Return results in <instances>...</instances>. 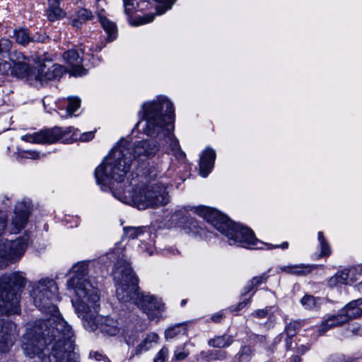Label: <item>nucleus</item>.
Listing matches in <instances>:
<instances>
[{
    "label": "nucleus",
    "instance_id": "052dcab7",
    "mask_svg": "<svg viewBox=\"0 0 362 362\" xmlns=\"http://www.w3.org/2000/svg\"><path fill=\"white\" fill-rule=\"evenodd\" d=\"M356 286L359 291L362 292V281L359 282Z\"/></svg>",
    "mask_w": 362,
    "mask_h": 362
},
{
    "label": "nucleus",
    "instance_id": "864d4df0",
    "mask_svg": "<svg viewBox=\"0 0 362 362\" xmlns=\"http://www.w3.org/2000/svg\"><path fill=\"white\" fill-rule=\"evenodd\" d=\"M91 357H93L96 361H101L104 358V356L98 352H94L90 354Z\"/></svg>",
    "mask_w": 362,
    "mask_h": 362
},
{
    "label": "nucleus",
    "instance_id": "bf43d9fd",
    "mask_svg": "<svg viewBox=\"0 0 362 362\" xmlns=\"http://www.w3.org/2000/svg\"><path fill=\"white\" fill-rule=\"evenodd\" d=\"M50 98L49 97H45L44 99H43V105H44V107L46 109V103H48L49 100H50Z\"/></svg>",
    "mask_w": 362,
    "mask_h": 362
},
{
    "label": "nucleus",
    "instance_id": "37998d69",
    "mask_svg": "<svg viewBox=\"0 0 362 362\" xmlns=\"http://www.w3.org/2000/svg\"><path fill=\"white\" fill-rule=\"evenodd\" d=\"M154 16V14H146L143 16L136 17L134 25H139L151 23L153 21Z\"/></svg>",
    "mask_w": 362,
    "mask_h": 362
},
{
    "label": "nucleus",
    "instance_id": "bb28decb",
    "mask_svg": "<svg viewBox=\"0 0 362 362\" xmlns=\"http://www.w3.org/2000/svg\"><path fill=\"white\" fill-rule=\"evenodd\" d=\"M9 36L15 38L16 42L23 46L27 45L30 42L34 40L30 36L28 30L25 28L15 29L13 30V35Z\"/></svg>",
    "mask_w": 362,
    "mask_h": 362
},
{
    "label": "nucleus",
    "instance_id": "7ed1b4c3",
    "mask_svg": "<svg viewBox=\"0 0 362 362\" xmlns=\"http://www.w3.org/2000/svg\"><path fill=\"white\" fill-rule=\"evenodd\" d=\"M139 114L145 121L143 132L158 139L146 141H154L158 148L162 146L168 154H173L177 160L184 162L186 156L173 134L175 110L173 103L165 96H159L144 103Z\"/></svg>",
    "mask_w": 362,
    "mask_h": 362
},
{
    "label": "nucleus",
    "instance_id": "a19ab883",
    "mask_svg": "<svg viewBox=\"0 0 362 362\" xmlns=\"http://www.w3.org/2000/svg\"><path fill=\"white\" fill-rule=\"evenodd\" d=\"M300 327V323L297 321H293L288 323L285 328V332L288 337L290 338L291 337H293Z\"/></svg>",
    "mask_w": 362,
    "mask_h": 362
},
{
    "label": "nucleus",
    "instance_id": "58836bf2",
    "mask_svg": "<svg viewBox=\"0 0 362 362\" xmlns=\"http://www.w3.org/2000/svg\"><path fill=\"white\" fill-rule=\"evenodd\" d=\"M159 5L157 6L156 10L158 15L163 14L166 11L171 8L172 6L175 4L176 0H156Z\"/></svg>",
    "mask_w": 362,
    "mask_h": 362
},
{
    "label": "nucleus",
    "instance_id": "69168bd1",
    "mask_svg": "<svg viewBox=\"0 0 362 362\" xmlns=\"http://www.w3.org/2000/svg\"><path fill=\"white\" fill-rule=\"evenodd\" d=\"M337 362H342L341 360H339V361H337Z\"/></svg>",
    "mask_w": 362,
    "mask_h": 362
},
{
    "label": "nucleus",
    "instance_id": "5701e85b",
    "mask_svg": "<svg viewBox=\"0 0 362 362\" xmlns=\"http://www.w3.org/2000/svg\"><path fill=\"white\" fill-rule=\"evenodd\" d=\"M277 269L278 273L284 272L290 275L305 276L312 272L313 267L305 264H288L280 266Z\"/></svg>",
    "mask_w": 362,
    "mask_h": 362
},
{
    "label": "nucleus",
    "instance_id": "c756f323",
    "mask_svg": "<svg viewBox=\"0 0 362 362\" xmlns=\"http://www.w3.org/2000/svg\"><path fill=\"white\" fill-rule=\"evenodd\" d=\"M232 342L233 339L230 336L223 335L210 339L208 344L216 348H225L229 346Z\"/></svg>",
    "mask_w": 362,
    "mask_h": 362
},
{
    "label": "nucleus",
    "instance_id": "79ce46f5",
    "mask_svg": "<svg viewBox=\"0 0 362 362\" xmlns=\"http://www.w3.org/2000/svg\"><path fill=\"white\" fill-rule=\"evenodd\" d=\"M13 42L8 38L0 39V54L3 53H8L12 47Z\"/></svg>",
    "mask_w": 362,
    "mask_h": 362
},
{
    "label": "nucleus",
    "instance_id": "a878e982",
    "mask_svg": "<svg viewBox=\"0 0 362 362\" xmlns=\"http://www.w3.org/2000/svg\"><path fill=\"white\" fill-rule=\"evenodd\" d=\"M140 332L133 329L132 325L123 328L121 336L129 346H134L139 338Z\"/></svg>",
    "mask_w": 362,
    "mask_h": 362
},
{
    "label": "nucleus",
    "instance_id": "9d476101",
    "mask_svg": "<svg viewBox=\"0 0 362 362\" xmlns=\"http://www.w3.org/2000/svg\"><path fill=\"white\" fill-rule=\"evenodd\" d=\"M64 71L63 66L52 64L51 60L43 58L36 66L31 69L28 82L33 86L43 85L49 81L59 79Z\"/></svg>",
    "mask_w": 362,
    "mask_h": 362
},
{
    "label": "nucleus",
    "instance_id": "9b49d317",
    "mask_svg": "<svg viewBox=\"0 0 362 362\" xmlns=\"http://www.w3.org/2000/svg\"><path fill=\"white\" fill-rule=\"evenodd\" d=\"M99 308L100 300L98 306L92 316L83 318L82 315H78L81 318L85 329L90 332H94L99 329L102 333L109 336H121L123 328L119 323L112 317L98 315Z\"/></svg>",
    "mask_w": 362,
    "mask_h": 362
},
{
    "label": "nucleus",
    "instance_id": "b1692460",
    "mask_svg": "<svg viewBox=\"0 0 362 362\" xmlns=\"http://www.w3.org/2000/svg\"><path fill=\"white\" fill-rule=\"evenodd\" d=\"M159 336L155 332H149L141 340V341L135 347L134 354L136 355L152 349L158 343Z\"/></svg>",
    "mask_w": 362,
    "mask_h": 362
},
{
    "label": "nucleus",
    "instance_id": "f03ea898",
    "mask_svg": "<svg viewBox=\"0 0 362 362\" xmlns=\"http://www.w3.org/2000/svg\"><path fill=\"white\" fill-rule=\"evenodd\" d=\"M158 146L152 141H141L132 143L121 139L105 158L103 162L95 169V177L98 184L104 187L121 183L118 189L122 192L127 186L123 183L130 172L133 162L143 163L153 156ZM117 189H113L114 191Z\"/></svg>",
    "mask_w": 362,
    "mask_h": 362
},
{
    "label": "nucleus",
    "instance_id": "1a4fd4ad",
    "mask_svg": "<svg viewBox=\"0 0 362 362\" xmlns=\"http://www.w3.org/2000/svg\"><path fill=\"white\" fill-rule=\"evenodd\" d=\"M77 131L78 129L72 127L64 129L54 127L32 134L23 135L21 139L24 141L35 144H53L59 141L71 143L77 139Z\"/></svg>",
    "mask_w": 362,
    "mask_h": 362
},
{
    "label": "nucleus",
    "instance_id": "2f4dec72",
    "mask_svg": "<svg viewBox=\"0 0 362 362\" xmlns=\"http://www.w3.org/2000/svg\"><path fill=\"white\" fill-rule=\"evenodd\" d=\"M267 279V276L265 274L252 278V279L250 281L249 284L245 287L244 291L243 292L242 295L246 296L254 288L262 284V283L266 282Z\"/></svg>",
    "mask_w": 362,
    "mask_h": 362
},
{
    "label": "nucleus",
    "instance_id": "6ab92c4d",
    "mask_svg": "<svg viewBox=\"0 0 362 362\" xmlns=\"http://www.w3.org/2000/svg\"><path fill=\"white\" fill-rule=\"evenodd\" d=\"M216 151L211 148H205L201 154L199 162V174L206 177L214 168Z\"/></svg>",
    "mask_w": 362,
    "mask_h": 362
},
{
    "label": "nucleus",
    "instance_id": "49530a36",
    "mask_svg": "<svg viewBox=\"0 0 362 362\" xmlns=\"http://www.w3.org/2000/svg\"><path fill=\"white\" fill-rule=\"evenodd\" d=\"M7 226V216L4 211H0V236L4 234Z\"/></svg>",
    "mask_w": 362,
    "mask_h": 362
},
{
    "label": "nucleus",
    "instance_id": "09e8293b",
    "mask_svg": "<svg viewBox=\"0 0 362 362\" xmlns=\"http://www.w3.org/2000/svg\"><path fill=\"white\" fill-rule=\"evenodd\" d=\"M264 246L267 247V249H268V250H272V249H274V248L286 249L288 247V243L284 242L281 245H276L264 243V245H263V249L264 248Z\"/></svg>",
    "mask_w": 362,
    "mask_h": 362
},
{
    "label": "nucleus",
    "instance_id": "423d86ee",
    "mask_svg": "<svg viewBox=\"0 0 362 362\" xmlns=\"http://www.w3.org/2000/svg\"><path fill=\"white\" fill-rule=\"evenodd\" d=\"M192 210L223 234L228 238L230 245H237L246 248L263 249L264 243L257 240L252 230L231 221L216 209L200 206L192 207Z\"/></svg>",
    "mask_w": 362,
    "mask_h": 362
},
{
    "label": "nucleus",
    "instance_id": "ddd939ff",
    "mask_svg": "<svg viewBox=\"0 0 362 362\" xmlns=\"http://www.w3.org/2000/svg\"><path fill=\"white\" fill-rule=\"evenodd\" d=\"M135 305L141 309L150 320L159 321L165 311V304L159 297L149 292L141 291L136 298Z\"/></svg>",
    "mask_w": 362,
    "mask_h": 362
},
{
    "label": "nucleus",
    "instance_id": "603ef678",
    "mask_svg": "<svg viewBox=\"0 0 362 362\" xmlns=\"http://www.w3.org/2000/svg\"><path fill=\"white\" fill-rule=\"evenodd\" d=\"M362 281V275H360V274H355L354 276H350L349 277V284L350 283H354V282H356V281Z\"/></svg>",
    "mask_w": 362,
    "mask_h": 362
},
{
    "label": "nucleus",
    "instance_id": "20e7f679",
    "mask_svg": "<svg viewBox=\"0 0 362 362\" xmlns=\"http://www.w3.org/2000/svg\"><path fill=\"white\" fill-rule=\"evenodd\" d=\"M158 167L153 165L145 167L141 178L146 180H134L127 189L122 192L120 189L114 191L113 196L121 202L132 205L139 209H145L148 207L157 208L167 204L170 201V197L167 190L168 185L158 181L153 183L158 175Z\"/></svg>",
    "mask_w": 362,
    "mask_h": 362
},
{
    "label": "nucleus",
    "instance_id": "6e6d98bb",
    "mask_svg": "<svg viewBox=\"0 0 362 362\" xmlns=\"http://www.w3.org/2000/svg\"><path fill=\"white\" fill-rule=\"evenodd\" d=\"M223 316V314L221 313H218L216 314H214V315H212L211 317V319L213 321L216 322H218L220 321V320L221 319Z\"/></svg>",
    "mask_w": 362,
    "mask_h": 362
},
{
    "label": "nucleus",
    "instance_id": "2eb2a0df",
    "mask_svg": "<svg viewBox=\"0 0 362 362\" xmlns=\"http://www.w3.org/2000/svg\"><path fill=\"white\" fill-rule=\"evenodd\" d=\"M30 206L29 202H20L16 203L13 214L11 218L10 232L18 233L26 226L28 220Z\"/></svg>",
    "mask_w": 362,
    "mask_h": 362
},
{
    "label": "nucleus",
    "instance_id": "c03bdc74",
    "mask_svg": "<svg viewBox=\"0 0 362 362\" xmlns=\"http://www.w3.org/2000/svg\"><path fill=\"white\" fill-rule=\"evenodd\" d=\"M168 356V350L167 348H162L156 354L154 362H165Z\"/></svg>",
    "mask_w": 362,
    "mask_h": 362
},
{
    "label": "nucleus",
    "instance_id": "de8ad7c7",
    "mask_svg": "<svg viewBox=\"0 0 362 362\" xmlns=\"http://www.w3.org/2000/svg\"><path fill=\"white\" fill-rule=\"evenodd\" d=\"M21 156L25 158L39 159L40 158V153L34 151H25L21 153Z\"/></svg>",
    "mask_w": 362,
    "mask_h": 362
},
{
    "label": "nucleus",
    "instance_id": "8fccbe9b",
    "mask_svg": "<svg viewBox=\"0 0 362 362\" xmlns=\"http://www.w3.org/2000/svg\"><path fill=\"white\" fill-rule=\"evenodd\" d=\"M94 136L93 132H88L82 134L80 136V139L82 141H88L91 140Z\"/></svg>",
    "mask_w": 362,
    "mask_h": 362
},
{
    "label": "nucleus",
    "instance_id": "c85d7f7f",
    "mask_svg": "<svg viewBox=\"0 0 362 362\" xmlns=\"http://www.w3.org/2000/svg\"><path fill=\"white\" fill-rule=\"evenodd\" d=\"M200 356L206 361H211L214 360L223 361L227 357V353L224 351L215 350V351H202L200 353Z\"/></svg>",
    "mask_w": 362,
    "mask_h": 362
},
{
    "label": "nucleus",
    "instance_id": "f8f14e48",
    "mask_svg": "<svg viewBox=\"0 0 362 362\" xmlns=\"http://www.w3.org/2000/svg\"><path fill=\"white\" fill-rule=\"evenodd\" d=\"M28 244V238L15 240H2L0 243V267L18 261L24 254Z\"/></svg>",
    "mask_w": 362,
    "mask_h": 362
},
{
    "label": "nucleus",
    "instance_id": "f704fd0d",
    "mask_svg": "<svg viewBox=\"0 0 362 362\" xmlns=\"http://www.w3.org/2000/svg\"><path fill=\"white\" fill-rule=\"evenodd\" d=\"M276 309L274 307L269 306L266 307L264 309L257 310L252 315L258 318H268L270 320H273L274 314Z\"/></svg>",
    "mask_w": 362,
    "mask_h": 362
},
{
    "label": "nucleus",
    "instance_id": "680f3d73",
    "mask_svg": "<svg viewBox=\"0 0 362 362\" xmlns=\"http://www.w3.org/2000/svg\"><path fill=\"white\" fill-rule=\"evenodd\" d=\"M286 346L288 349L291 346V344H289L288 339L286 340Z\"/></svg>",
    "mask_w": 362,
    "mask_h": 362
},
{
    "label": "nucleus",
    "instance_id": "393cba45",
    "mask_svg": "<svg viewBox=\"0 0 362 362\" xmlns=\"http://www.w3.org/2000/svg\"><path fill=\"white\" fill-rule=\"evenodd\" d=\"M65 12L60 8L58 0H48L47 16L50 21L59 20L65 16Z\"/></svg>",
    "mask_w": 362,
    "mask_h": 362
},
{
    "label": "nucleus",
    "instance_id": "cd10ccee",
    "mask_svg": "<svg viewBox=\"0 0 362 362\" xmlns=\"http://www.w3.org/2000/svg\"><path fill=\"white\" fill-rule=\"evenodd\" d=\"M93 18L90 11L81 8L76 13V18L72 21V25L76 28H80L83 23Z\"/></svg>",
    "mask_w": 362,
    "mask_h": 362
},
{
    "label": "nucleus",
    "instance_id": "c9c22d12",
    "mask_svg": "<svg viewBox=\"0 0 362 362\" xmlns=\"http://www.w3.org/2000/svg\"><path fill=\"white\" fill-rule=\"evenodd\" d=\"M253 355V349L250 346H244L238 354L240 362H249Z\"/></svg>",
    "mask_w": 362,
    "mask_h": 362
},
{
    "label": "nucleus",
    "instance_id": "6e6552de",
    "mask_svg": "<svg viewBox=\"0 0 362 362\" xmlns=\"http://www.w3.org/2000/svg\"><path fill=\"white\" fill-rule=\"evenodd\" d=\"M25 284V278L19 273L4 275L0 279V315L18 313V291Z\"/></svg>",
    "mask_w": 362,
    "mask_h": 362
},
{
    "label": "nucleus",
    "instance_id": "ea45409f",
    "mask_svg": "<svg viewBox=\"0 0 362 362\" xmlns=\"http://www.w3.org/2000/svg\"><path fill=\"white\" fill-rule=\"evenodd\" d=\"M68 100L69 104L66 111L68 115H71L79 107L81 100L77 97H70Z\"/></svg>",
    "mask_w": 362,
    "mask_h": 362
},
{
    "label": "nucleus",
    "instance_id": "5fc2aeb1",
    "mask_svg": "<svg viewBox=\"0 0 362 362\" xmlns=\"http://www.w3.org/2000/svg\"><path fill=\"white\" fill-rule=\"evenodd\" d=\"M310 349V346L308 345H300L299 347H298V353H300L301 354L306 352Z\"/></svg>",
    "mask_w": 362,
    "mask_h": 362
},
{
    "label": "nucleus",
    "instance_id": "a18cd8bd",
    "mask_svg": "<svg viewBox=\"0 0 362 362\" xmlns=\"http://www.w3.org/2000/svg\"><path fill=\"white\" fill-rule=\"evenodd\" d=\"M125 13L131 15L136 9L135 0H123Z\"/></svg>",
    "mask_w": 362,
    "mask_h": 362
},
{
    "label": "nucleus",
    "instance_id": "412c9836",
    "mask_svg": "<svg viewBox=\"0 0 362 362\" xmlns=\"http://www.w3.org/2000/svg\"><path fill=\"white\" fill-rule=\"evenodd\" d=\"M355 274L362 275V265L337 272L329 279L328 284L332 287L341 284H349L350 276H354Z\"/></svg>",
    "mask_w": 362,
    "mask_h": 362
},
{
    "label": "nucleus",
    "instance_id": "0eeeda50",
    "mask_svg": "<svg viewBox=\"0 0 362 362\" xmlns=\"http://www.w3.org/2000/svg\"><path fill=\"white\" fill-rule=\"evenodd\" d=\"M122 257L117 260L113 271L116 286V295L121 302H132L135 305L136 298L141 291L138 286L139 279L134 273L130 264Z\"/></svg>",
    "mask_w": 362,
    "mask_h": 362
},
{
    "label": "nucleus",
    "instance_id": "473e14b6",
    "mask_svg": "<svg viewBox=\"0 0 362 362\" xmlns=\"http://www.w3.org/2000/svg\"><path fill=\"white\" fill-rule=\"evenodd\" d=\"M317 239L320 246L321 256L328 257L332 253L330 245L322 232H319Z\"/></svg>",
    "mask_w": 362,
    "mask_h": 362
},
{
    "label": "nucleus",
    "instance_id": "aec40b11",
    "mask_svg": "<svg viewBox=\"0 0 362 362\" xmlns=\"http://www.w3.org/2000/svg\"><path fill=\"white\" fill-rule=\"evenodd\" d=\"M346 323L345 317L338 311L337 314H328L318 327L320 334H324L330 329L341 326Z\"/></svg>",
    "mask_w": 362,
    "mask_h": 362
},
{
    "label": "nucleus",
    "instance_id": "4d7b16f0",
    "mask_svg": "<svg viewBox=\"0 0 362 362\" xmlns=\"http://www.w3.org/2000/svg\"><path fill=\"white\" fill-rule=\"evenodd\" d=\"M193 228H195L194 230H192L193 233H197V234H199L200 235H202V230L203 229L202 228H199L198 226H197V225H193Z\"/></svg>",
    "mask_w": 362,
    "mask_h": 362
},
{
    "label": "nucleus",
    "instance_id": "f3484780",
    "mask_svg": "<svg viewBox=\"0 0 362 362\" xmlns=\"http://www.w3.org/2000/svg\"><path fill=\"white\" fill-rule=\"evenodd\" d=\"M65 62L67 64L69 72L74 76H81L86 74L87 71L83 68V57L76 49H69L63 55Z\"/></svg>",
    "mask_w": 362,
    "mask_h": 362
},
{
    "label": "nucleus",
    "instance_id": "0e129e2a",
    "mask_svg": "<svg viewBox=\"0 0 362 362\" xmlns=\"http://www.w3.org/2000/svg\"><path fill=\"white\" fill-rule=\"evenodd\" d=\"M141 123H142L141 121L138 122L136 124V127H139L141 124Z\"/></svg>",
    "mask_w": 362,
    "mask_h": 362
},
{
    "label": "nucleus",
    "instance_id": "dca6fc26",
    "mask_svg": "<svg viewBox=\"0 0 362 362\" xmlns=\"http://www.w3.org/2000/svg\"><path fill=\"white\" fill-rule=\"evenodd\" d=\"M123 237L129 239H136L142 238L141 245H139L141 249L146 252L148 255H151L153 252V243L151 240V235L145 227H134L127 226L123 228Z\"/></svg>",
    "mask_w": 362,
    "mask_h": 362
},
{
    "label": "nucleus",
    "instance_id": "13d9d810",
    "mask_svg": "<svg viewBox=\"0 0 362 362\" xmlns=\"http://www.w3.org/2000/svg\"><path fill=\"white\" fill-rule=\"evenodd\" d=\"M300 357L298 356H295L292 358L291 362H300Z\"/></svg>",
    "mask_w": 362,
    "mask_h": 362
},
{
    "label": "nucleus",
    "instance_id": "39448f33",
    "mask_svg": "<svg viewBox=\"0 0 362 362\" xmlns=\"http://www.w3.org/2000/svg\"><path fill=\"white\" fill-rule=\"evenodd\" d=\"M88 273V262H78L70 269L72 276L66 282L67 288L74 290L75 293L76 297L72 300V304L76 313L83 318L93 315L100 299L99 291L92 283Z\"/></svg>",
    "mask_w": 362,
    "mask_h": 362
},
{
    "label": "nucleus",
    "instance_id": "4c0bfd02",
    "mask_svg": "<svg viewBox=\"0 0 362 362\" xmlns=\"http://www.w3.org/2000/svg\"><path fill=\"white\" fill-rule=\"evenodd\" d=\"M0 74L3 76H15L13 66L4 59H0Z\"/></svg>",
    "mask_w": 362,
    "mask_h": 362
},
{
    "label": "nucleus",
    "instance_id": "e433bc0d",
    "mask_svg": "<svg viewBox=\"0 0 362 362\" xmlns=\"http://www.w3.org/2000/svg\"><path fill=\"white\" fill-rule=\"evenodd\" d=\"M187 343L181 346H177L174 351L173 360L180 361L186 358L189 354V351L186 349Z\"/></svg>",
    "mask_w": 362,
    "mask_h": 362
},
{
    "label": "nucleus",
    "instance_id": "4be33fe9",
    "mask_svg": "<svg viewBox=\"0 0 362 362\" xmlns=\"http://www.w3.org/2000/svg\"><path fill=\"white\" fill-rule=\"evenodd\" d=\"M360 305H362V298L351 301L339 310L341 314L345 317L346 322L362 315V310L359 307Z\"/></svg>",
    "mask_w": 362,
    "mask_h": 362
},
{
    "label": "nucleus",
    "instance_id": "a211bd4d",
    "mask_svg": "<svg viewBox=\"0 0 362 362\" xmlns=\"http://www.w3.org/2000/svg\"><path fill=\"white\" fill-rule=\"evenodd\" d=\"M8 59L13 64L15 76L18 78H25L28 81V74L31 71L28 66V58L20 52L13 51L9 53Z\"/></svg>",
    "mask_w": 362,
    "mask_h": 362
},
{
    "label": "nucleus",
    "instance_id": "f257e3e1",
    "mask_svg": "<svg viewBox=\"0 0 362 362\" xmlns=\"http://www.w3.org/2000/svg\"><path fill=\"white\" fill-rule=\"evenodd\" d=\"M34 304L49 317L28 324L21 348L35 362H78L71 326L62 317L54 301L59 300L58 288L52 279L42 278L33 284Z\"/></svg>",
    "mask_w": 362,
    "mask_h": 362
},
{
    "label": "nucleus",
    "instance_id": "7c9ffc66",
    "mask_svg": "<svg viewBox=\"0 0 362 362\" xmlns=\"http://www.w3.org/2000/svg\"><path fill=\"white\" fill-rule=\"evenodd\" d=\"M186 334V325L184 324H178L166 329L165 332V337L166 339H173L179 334L184 335Z\"/></svg>",
    "mask_w": 362,
    "mask_h": 362
},
{
    "label": "nucleus",
    "instance_id": "4468645a",
    "mask_svg": "<svg viewBox=\"0 0 362 362\" xmlns=\"http://www.w3.org/2000/svg\"><path fill=\"white\" fill-rule=\"evenodd\" d=\"M18 335V330L13 322L0 319V352H8L14 344Z\"/></svg>",
    "mask_w": 362,
    "mask_h": 362
},
{
    "label": "nucleus",
    "instance_id": "72a5a7b5",
    "mask_svg": "<svg viewBox=\"0 0 362 362\" xmlns=\"http://www.w3.org/2000/svg\"><path fill=\"white\" fill-rule=\"evenodd\" d=\"M319 299L310 295H305L301 299L300 303L307 310H314L319 308Z\"/></svg>",
    "mask_w": 362,
    "mask_h": 362
},
{
    "label": "nucleus",
    "instance_id": "e2e57ef3",
    "mask_svg": "<svg viewBox=\"0 0 362 362\" xmlns=\"http://www.w3.org/2000/svg\"><path fill=\"white\" fill-rule=\"evenodd\" d=\"M186 303V300H182L181 301V305L183 306Z\"/></svg>",
    "mask_w": 362,
    "mask_h": 362
},
{
    "label": "nucleus",
    "instance_id": "3c124183",
    "mask_svg": "<svg viewBox=\"0 0 362 362\" xmlns=\"http://www.w3.org/2000/svg\"><path fill=\"white\" fill-rule=\"evenodd\" d=\"M255 292H253L252 293V295L250 296V298H251L253 294H254ZM250 298H248V299H245L243 300V302L240 303L238 305V310H240L242 308H243L244 307H245L249 303H250Z\"/></svg>",
    "mask_w": 362,
    "mask_h": 362
}]
</instances>
